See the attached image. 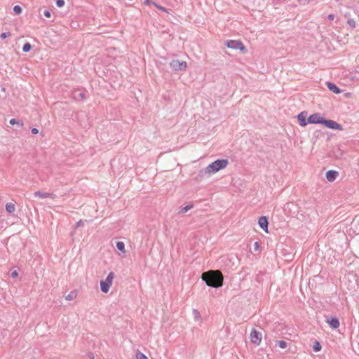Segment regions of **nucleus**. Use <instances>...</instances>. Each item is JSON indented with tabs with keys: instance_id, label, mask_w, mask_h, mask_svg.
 <instances>
[{
	"instance_id": "f257e3e1",
	"label": "nucleus",
	"mask_w": 359,
	"mask_h": 359,
	"mask_svg": "<svg viewBox=\"0 0 359 359\" xmlns=\"http://www.w3.org/2000/svg\"><path fill=\"white\" fill-rule=\"evenodd\" d=\"M201 279L210 287L219 288L223 285V275L221 271L217 270H210L203 272L201 275Z\"/></svg>"
},
{
	"instance_id": "423d86ee",
	"label": "nucleus",
	"mask_w": 359,
	"mask_h": 359,
	"mask_svg": "<svg viewBox=\"0 0 359 359\" xmlns=\"http://www.w3.org/2000/svg\"><path fill=\"white\" fill-rule=\"evenodd\" d=\"M322 125L330 129L339 130H341L343 129V127L341 124L337 123L333 120L327 119L325 118H323Z\"/></svg>"
},
{
	"instance_id": "bb28decb",
	"label": "nucleus",
	"mask_w": 359,
	"mask_h": 359,
	"mask_svg": "<svg viewBox=\"0 0 359 359\" xmlns=\"http://www.w3.org/2000/svg\"><path fill=\"white\" fill-rule=\"evenodd\" d=\"M136 359H148V358L144 353L138 351L136 353Z\"/></svg>"
},
{
	"instance_id": "7c9ffc66",
	"label": "nucleus",
	"mask_w": 359,
	"mask_h": 359,
	"mask_svg": "<svg viewBox=\"0 0 359 359\" xmlns=\"http://www.w3.org/2000/svg\"><path fill=\"white\" fill-rule=\"evenodd\" d=\"M193 313L194 315V318L196 320L199 319L201 318L200 312L197 309H194Z\"/></svg>"
},
{
	"instance_id": "ddd939ff",
	"label": "nucleus",
	"mask_w": 359,
	"mask_h": 359,
	"mask_svg": "<svg viewBox=\"0 0 359 359\" xmlns=\"http://www.w3.org/2000/svg\"><path fill=\"white\" fill-rule=\"evenodd\" d=\"M72 97L76 101H81L86 97V93L84 91L76 89L72 92Z\"/></svg>"
},
{
	"instance_id": "f3484780",
	"label": "nucleus",
	"mask_w": 359,
	"mask_h": 359,
	"mask_svg": "<svg viewBox=\"0 0 359 359\" xmlns=\"http://www.w3.org/2000/svg\"><path fill=\"white\" fill-rule=\"evenodd\" d=\"M116 249L120 251L121 253L125 254V244L123 241H117L116 243Z\"/></svg>"
},
{
	"instance_id": "c85d7f7f",
	"label": "nucleus",
	"mask_w": 359,
	"mask_h": 359,
	"mask_svg": "<svg viewBox=\"0 0 359 359\" xmlns=\"http://www.w3.org/2000/svg\"><path fill=\"white\" fill-rule=\"evenodd\" d=\"M347 24L352 28L355 27V21L353 19H348Z\"/></svg>"
},
{
	"instance_id": "4be33fe9",
	"label": "nucleus",
	"mask_w": 359,
	"mask_h": 359,
	"mask_svg": "<svg viewBox=\"0 0 359 359\" xmlns=\"http://www.w3.org/2000/svg\"><path fill=\"white\" fill-rule=\"evenodd\" d=\"M32 46L29 43L27 42L22 46V51L25 53H28L32 50Z\"/></svg>"
},
{
	"instance_id": "4468645a",
	"label": "nucleus",
	"mask_w": 359,
	"mask_h": 359,
	"mask_svg": "<svg viewBox=\"0 0 359 359\" xmlns=\"http://www.w3.org/2000/svg\"><path fill=\"white\" fill-rule=\"evenodd\" d=\"M326 85L329 90L336 94H339L341 92V90L334 83L327 81Z\"/></svg>"
},
{
	"instance_id": "dca6fc26",
	"label": "nucleus",
	"mask_w": 359,
	"mask_h": 359,
	"mask_svg": "<svg viewBox=\"0 0 359 359\" xmlns=\"http://www.w3.org/2000/svg\"><path fill=\"white\" fill-rule=\"evenodd\" d=\"M6 210L8 214H12L15 210V206L12 203H7L6 204Z\"/></svg>"
},
{
	"instance_id": "e433bc0d",
	"label": "nucleus",
	"mask_w": 359,
	"mask_h": 359,
	"mask_svg": "<svg viewBox=\"0 0 359 359\" xmlns=\"http://www.w3.org/2000/svg\"><path fill=\"white\" fill-rule=\"evenodd\" d=\"M254 246H255V250H258L259 248V244L258 242H255V244H254Z\"/></svg>"
},
{
	"instance_id": "1a4fd4ad",
	"label": "nucleus",
	"mask_w": 359,
	"mask_h": 359,
	"mask_svg": "<svg viewBox=\"0 0 359 359\" xmlns=\"http://www.w3.org/2000/svg\"><path fill=\"white\" fill-rule=\"evenodd\" d=\"M324 117L321 116L319 113H314L309 116V124H321L323 123Z\"/></svg>"
},
{
	"instance_id": "a878e982",
	"label": "nucleus",
	"mask_w": 359,
	"mask_h": 359,
	"mask_svg": "<svg viewBox=\"0 0 359 359\" xmlns=\"http://www.w3.org/2000/svg\"><path fill=\"white\" fill-rule=\"evenodd\" d=\"M76 297V293L74 292H71L69 294H67L65 297L67 300H72Z\"/></svg>"
},
{
	"instance_id": "f704fd0d",
	"label": "nucleus",
	"mask_w": 359,
	"mask_h": 359,
	"mask_svg": "<svg viewBox=\"0 0 359 359\" xmlns=\"http://www.w3.org/2000/svg\"><path fill=\"white\" fill-rule=\"evenodd\" d=\"M83 224V222L81 219L76 223L75 227L77 228L80 226H82Z\"/></svg>"
},
{
	"instance_id": "412c9836",
	"label": "nucleus",
	"mask_w": 359,
	"mask_h": 359,
	"mask_svg": "<svg viewBox=\"0 0 359 359\" xmlns=\"http://www.w3.org/2000/svg\"><path fill=\"white\" fill-rule=\"evenodd\" d=\"M13 13H14L15 15H20L22 12V7L20 6L15 5L13 8Z\"/></svg>"
},
{
	"instance_id": "f8f14e48",
	"label": "nucleus",
	"mask_w": 359,
	"mask_h": 359,
	"mask_svg": "<svg viewBox=\"0 0 359 359\" xmlns=\"http://www.w3.org/2000/svg\"><path fill=\"white\" fill-rule=\"evenodd\" d=\"M339 175V172L334 170H330L326 172L325 177L328 182H334Z\"/></svg>"
},
{
	"instance_id": "0eeeda50",
	"label": "nucleus",
	"mask_w": 359,
	"mask_h": 359,
	"mask_svg": "<svg viewBox=\"0 0 359 359\" xmlns=\"http://www.w3.org/2000/svg\"><path fill=\"white\" fill-rule=\"evenodd\" d=\"M297 118L299 124L302 127H305L309 124L308 111H302L297 116Z\"/></svg>"
},
{
	"instance_id": "6ab92c4d",
	"label": "nucleus",
	"mask_w": 359,
	"mask_h": 359,
	"mask_svg": "<svg viewBox=\"0 0 359 359\" xmlns=\"http://www.w3.org/2000/svg\"><path fill=\"white\" fill-rule=\"evenodd\" d=\"M208 174H211L210 172H208V166L205 168V169H203V170H201L198 174V176H197V178L198 179H202L205 177V175H208Z\"/></svg>"
},
{
	"instance_id": "39448f33",
	"label": "nucleus",
	"mask_w": 359,
	"mask_h": 359,
	"mask_svg": "<svg viewBox=\"0 0 359 359\" xmlns=\"http://www.w3.org/2000/svg\"><path fill=\"white\" fill-rule=\"evenodd\" d=\"M170 67L175 72H184L187 67V62L172 60L170 62Z\"/></svg>"
},
{
	"instance_id": "58836bf2",
	"label": "nucleus",
	"mask_w": 359,
	"mask_h": 359,
	"mask_svg": "<svg viewBox=\"0 0 359 359\" xmlns=\"http://www.w3.org/2000/svg\"><path fill=\"white\" fill-rule=\"evenodd\" d=\"M88 357H89V358H90V359H94L93 353H90L88 354Z\"/></svg>"
},
{
	"instance_id": "20e7f679",
	"label": "nucleus",
	"mask_w": 359,
	"mask_h": 359,
	"mask_svg": "<svg viewBox=\"0 0 359 359\" xmlns=\"http://www.w3.org/2000/svg\"><path fill=\"white\" fill-rule=\"evenodd\" d=\"M225 45L229 48L240 50L243 53H245L248 51L243 42L240 40H227L225 42Z\"/></svg>"
},
{
	"instance_id": "a211bd4d",
	"label": "nucleus",
	"mask_w": 359,
	"mask_h": 359,
	"mask_svg": "<svg viewBox=\"0 0 359 359\" xmlns=\"http://www.w3.org/2000/svg\"><path fill=\"white\" fill-rule=\"evenodd\" d=\"M312 348L314 352H319L322 349V346H321L320 341L316 340L313 342Z\"/></svg>"
},
{
	"instance_id": "2eb2a0df",
	"label": "nucleus",
	"mask_w": 359,
	"mask_h": 359,
	"mask_svg": "<svg viewBox=\"0 0 359 359\" xmlns=\"http://www.w3.org/2000/svg\"><path fill=\"white\" fill-rule=\"evenodd\" d=\"M34 195L35 196H39L41 198H49V197H51L53 194H50V193H44V192H41V191H36L34 193Z\"/></svg>"
},
{
	"instance_id": "72a5a7b5",
	"label": "nucleus",
	"mask_w": 359,
	"mask_h": 359,
	"mask_svg": "<svg viewBox=\"0 0 359 359\" xmlns=\"http://www.w3.org/2000/svg\"><path fill=\"white\" fill-rule=\"evenodd\" d=\"M31 132L33 135H36L39 133V130L36 128H32Z\"/></svg>"
},
{
	"instance_id": "f03ea898",
	"label": "nucleus",
	"mask_w": 359,
	"mask_h": 359,
	"mask_svg": "<svg viewBox=\"0 0 359 359\" xmlns=\"http://www.w3.org/2000/svg\"><path fill=\"white\" fill-rule=\"evenodd\" d=\"M229 164V160L226 158L217 159L208 165V172L215 173L224 168Z\"/></svg>"
},
{
	"instance_id": "aec40b11",
	"label": "nucleus",
	"mask_w": 359,
	"mask_h": 359,
	"mask_svg": "<svg viewBox=\"0 0 359 359\" xmlns=\"http://www.w3.org/2000/svg\"><path fill=\"white\" fill-rule=\"evenodd\" d=\"M9 123L12 126L18 125V126H19L20 127H22L24 126V123L22 121L18 120L16 118H11L10 120Z\"/></svg>"
},
{
	"instance_id": "473e14b6",
	"label": "nucleus",
	"mask_w": 359,
	"mask_h": 359,
	"mask_svg": "<svg viewBox=\"0 0 359 359\" xmlns=\"http://www.w3.org/2000/svg\"><path fill=\"white\" fill-rule=\"evenodd\" d=\"M11 277L12 278H17L18 276V273L17 271H13L11 272Z\"/></svg>"
},
{
	"instance_id": "4c0bfd02",
	"label": "nucleus",
	"mask_w": 359,
	"mask_h": 359,
	"mask_svg": "<svg viewBox=\"0 0 359 359\" xmlns=\"http://www.w3.org/2000/svg\"><path fill=\"white\" fill-rule=\"evenodd\" d=\"M152 2H154V1H151V0H145L144 1V4H146V5H149L151 4H152Z\"/></svg>"
},
{
	"instance_id": "c9c22d12",
	"label": "nucleus",
	"mask_w": 359,
	"mask_h": 359,
	"mask_svg": "<svg viewBox=\"0 0 359 359\" xmlns=\"http://www.w3.org/2000/svg\"><path fill=\"white\" fill-rule=\"evenodd\" d=\"M335 18V15L334 14H329L327 16L328 20H333Z\"/></svg>"
},
{
	"instance_id": "6e6552de",
	"label": "nucleus",
	"mask_w": 359,
	"mask_h": 359,
	"mask_svg": "<svg viewBox=\"0 0 359 359\" xmlns=\"http://www.w3.org/2000/svg\"><path fill=\"white\" fill-rule=\"evenodd\" d=\"M251 342L255 345H259L262 340V334L256 329H252L250 333Z\"/></svg>"
},
{
	"instance_id": "9d476101",
	"label": "nucleus",
	"mask_w": 359,
	"mask_h": 359,
	"mask_svg": "<svg viewBox=\"0 0 359 359\" xmlns=\"http://www.w3.org/2000/svg\"><path fill=\"white\" fill-rule=\"evenodd\" d=\"M325 322L333 330L337 329L340 325L339 320L336 316L326 317Z\"/></svg>"
},
{
	"instance_id": "5701e85b",
	"label": "nucleus",
	"mask_w": 359,
	"mask_h": 359,
	"mask_svg": "<svg viewBox=\"0 0 359 359\" xmlns=\"http://www.w3.org/2000/svg\"><path fill=\"white\" fill-rule=\"evenodd\" d=\"M194 207V205L193 204H189V205H187L184 207H183L180 211L179 212L180 213H186L187 211H189V210L192 209Z\"/></svg>"
},
{
	"instance_id": "7ed1b4c3",
	"label": "nucleus",
	"mask_w": 359,
	"mask_h": 359,
	"mask_svg": "<svg viewBox=\"0 0 359 359\" xmlns=\"http://www.w3.org/2000/svg\"><path fill=\"white\" fill-rule=\"evenodd\" d=\"M114 278V273L110 272L107 275L105 280H101L100 285V290L103 293H107L112 285L113 280Z\"/></svg>"
},
{
	"instance_id": "393cba45",
	"label": "nucleus",
	"mask_w": 359,
	"mask_h": 359,
	"mask_svg": "<svg viewBox=\"0 0 359 359\" xmlns=\"http://www.w3.org/2000/svg\"><path fill=\"white\" fill-rule=\"evenodd\" d=\"M152 4H153V5H154L156 8H158V10L162 11L165 12V13H168V10L166 8H165V7H163V6H160V5L157 4H156V3H155V2H152Z\"/></svg>"
},
{
	"instance_id": "c756f323",
	"label": "nucleus",
	"mask_w": 359,
	"mask_h": 359,
	"mask_svg": "<svg viewBox=\"0 0 359 359\" xmlns=\"http://www.w3.org/2000/svg\"><path fill=\"white\" fill-rule=\"evenodd\" d=\"M9 36H11V32H3L0 34V38L1 39H6L7 37H8Z\"/></svg>"
},
{
	"instance_id": "b1692460",
	"label": "nucleus",
	"mask_w": 359,
	"mask_h": 359,
	"mask_svg": "<svg viewBox=\"0 0 359 359\" xmlns=\"http://www.w3.org/2000/svg\"><path fill=\"white\" fill-rule=\"evenodd\" d=\"M276 345L278 346L281 348H285L287 346V343L283 340L277 341Z\"/></svg>"
},
{
	"instance_id": "cd10ccee",
	"label": "nucleus",
	"mask_w": 359,
	"mask_h": 359,
	"mask_svg": "<svg viewBox=\"0 0 359 359\" xmlns=\"http://www.w3.org/2000/svg\"><path fill=\"white\" fill-rule=\"evenodd\" d=\"M65 0H55V4L58 8H62L65 6Z\"/></svg>"
},
{
	"instance_id": "9b49d317",
	"label": "nucleus",
	"mask_w": 359,
	"mask_h": 359,
	"mask_svg": "<svg viewBox=\"0 0 359 359\" xmlns=\"http://www.w3.org/2000/svg\"><path fill=\"white\" fill-rule=\"evenodd\" d=\"M259 226L266 233H268L269 220L266 216H261L258 219Z\"/></svg>"
},
{
	"instance_id": "2f4dec72",
	"label": "nucleus",
	"mask_w": 359,
	"mask_h": 359,
	"mask_svg": "<svg viewBox=\"0 0 359 359\" xmlns=\"http://www.w3.org/2000/svg\"><path fill=\"white\" fill-rule=\"evenodd\" d=\"M43 14L47 18H50L51 17V11L50 10H44Z\"/></svg>"
}]
</instances>
